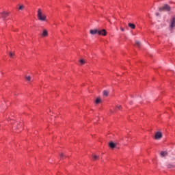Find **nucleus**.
Here are the masks:
<instances>
[{
  "instance_id": "7",
  "label": "nucleus",
  "mask_w": 175,
  "mask_h": 175,
  "mask_svg": "<svg viewBox=\"0 0 175 175\" xmlns=\"http://www.w3.org/2000/svg\"><path fill=\"white\" fill-rule=\"evenodd\" d=\"M175 27V17H173L171 21L170 28H174Z\"/></svg>"
},
{
  "instance_id": "25",
  "label": "nucleus",
  "mask_w": 175,
  "mask_h": 175,
  "mask_svg": "<svg viewBox=\"0 0 175 175\" xmlns=\"http://www.w3.org/2000/svg\"><path fill=\"white\" fill-rule=\"evenodd\" d=\"M111 113H113V111L111 110Z\"/></svg>"
},
{
  "instance_id": "11",
  "label": "nucleus",
  "mask_w": 175,
  "mask_h": 175,
  "mask_svg": "<svg viewBox=\"0 0 175 175\" xmlns=\"http://www.w3.org/2000/svg\"><path fill=\"white\" fill-rule=\"evenodd\" d=\"M100 102H102L100 98H97L95 100V103H96V105H98V103H100Z\"/></svg>"
},
{
  "instance_id": "10",
  "label": "nucleus",
  "mask_w": 175,
  "mask_h": 175,
  "mask_svg": "<svg viewBox=\"0 0 175 175\" xmlns=\"http://www.w3.org/2000/svg\"><path fill=\"white\" fill-rule=\"evenodd\" d=\"M129 28H131V29H135L136 28V26L133 23H129Z\"/></svg>"
},
{
  "instance_id": "23",
  "label": "nucleus",
  "mask_w": 175,
  "mask_h": 175,
  "mask_svg": "<svg viewBox=\"0 0 175 175\" xmlns=\"http://www.w3.org/2000/svg\"><path fill=\"white\" fill-rule=\"evenodd\" d=\"M60 157H61V158H62V157H64V153H62V154H60Z\"/></svg>"
},
{
  "instance_id": "14",
  "label": "nucleus",
  "mask_w": 175,
  "mask_h": 175,
  "mask_svg": "<svg viewBox=\"0 0 175 175\" xmlns=\"http://www.w3.org/2000/svg\"><path fill=\"white\" fill-rule=\"evenodd\" d=\"M103 95L104 96H107L109 95V92H107V90H104Z\"/></svg>"
},
{
  "instance_id": "21",
  "label": "nucleus",
  "mask_w": 175,
  "mask_h": 175,
  "mask_svg": "<svg viewBox=\"0 0 175 175\" xmlns=\"http://www.w3.org/2000/svg\"><path fill=\"white\" fill-rule=\"evenodd\" d=\"M120 31H122V32H124V31H125V29H124L123 27H120Z\"/></svg>"
},
{
  "instance_id": "13",
  "label": "nucleus",
  "mask_w": 175,
  "mask_h": 175,
  "mask_svg": "<svg viewBox=\"0 0 175 175\" xmlns=\"http://www.w3.org/2000/svg\"><path fill=\"white\" fill-rule=\"evenodd\" d=\"M135 44H136L137 47H140V45L142 44L140 43V41H137V40L135 41Z\"/></svg>"
},
{
  "instance_id": "15",
  "label": "nucleus",
  "mask_w": 175,
  "mask_h": 175,
  "mask_svg": "<svg viewBox=\"0 0 175 175\" xmlns=\"http://www.w3.org/2000/svg\"><path fill=\"white\" fill-rule=\"evenodd\" d=\"M174 166H175L174 165L169 164V165H167V168L172 169V168L174 167Z\"/></svg>"
},
{
  "instance_id": "12",
  "label": "nucleus",
  "mask_w": 175,
  "mask_h": 175,
  "mask_svg": "<svg viewBox=\"0 0 175 175\" xmlns=\"http://www.w3.org/2000/svg\"><path fill=\"white\" fill-rule=\"evenodd\" d=\"M109 147L111 148H114L116 147V144L113 143V142H110L109 143Z\"/></svg>"
},
{
  "instance_id": "1",
  "label": "nucleus",
  "mask_w": 175,
  "mask_h": 175,
  "mask_svg": "<svg viewBox=\"0 0 175 175\" xmlns=\"http://www.w3.org/2000/svg\"><path fill=\"white\" fill-rule=\"evenodd\" d=\"M37 17L38 18V20H40V21H46V16L44 15V14H43V12H42V9H38V14H37Z\"/></svg>"
},
{
  "instance_id": "6",
  "label": "nucleus",
  "mask_w": 175,
  "mask_h": 175,
  "mask_svg": "<svg viewBox=\"0 0 175 175\" xmlns=\"http://www.w3.org/2000/svg\"><path fill=\"white\" fill-rule=\"evenodd\" d=\"M41 36H42V38H46V36H49V33L47 30L44 29L42 31V33H41Z\"/></svg>"
},
{
  "instance_id": "18",
  "label": "nucleus",
  "mask_w": 175,
  "mask_h": 175,
  "mask_svg": "<svg viewBox=\"0 0 175 175\" xmlns=\"http://www.w3.org/2000/svg\"><path fill=\"white\" fill-rule=\"evenodd\" d=\"M79 62L81 64V65H84V64H85V62L83 59H81Z\"/></svg>"
},
{
  "instance_id": "17",
  "label": "nucleus",
  "mask_w": 175,
  "mask_h": 175,
  "mask_svg": "<svg viewBox=\"0 0 175 175\" xmlns=\"http://www.w3.org/2000/svg\"><path fill=\"white\" fill-rule=\"evenodd\" d=\"M10 57H11V58H13V57H14V53L10 52Z\"/></svg>"
},
{
  "instance_id": "24",
  "label": "nucleus",
  "mask_w": 175,
  "mask_h": 175,
  "mask_svg": "<svg viewBox=\"0 0 175 175\" xmlns=\"http://www.w3.org/2000/svg\"><path fill=\"white\" fill-rule=\"evenodd\" d=\"M159 14H157V16H159Z\"/></svg>"
},
{
  "instance_id": "3",
  "label": "nucleus",
  "mask_w": 175,
  "mask_h": 175,
  "mask_svg": "<svg viewBox=\"0 0 175 175\" xmlns=\"http://www.w3.org/2000/svg\"><path fill=\"white\" fill-rule=\"evenodd\" d=\"M159 12H162V10H166V12H170V6L167 4L164 5V6L160 8L159 9Z\"/></svg>"
},
{
  "instance_id": "20",
  "label": "nucleus",
  "mask_w": 175,
  "mask_h": 175,
  "mask_svg": "<svg viewBox=\"0 0 175 175\" xmlns=\"http://www.w3.org/2000/svg\"><path fill=\"white\" fill-rule=\"evenodd\" d=\"M26 79L27 80V81H31V77H26Z\"/></svg>"
},
{
  "instance_id": "2",
  "label": "nucleus",
  "mask_w": 175,
  "mask_h": 175,
  "mask_svg": "<svg viewBox=\"0 0 175 175\" xmlns=\"http://www.w3.org/2000/svg\"><path fill=\"white\" fill-rule=\"evenodd\" d=\"M9 14H10V13L6 11H3L2 12H0V15L1 18H3V21H6V18L9 17Z\"/></svg>"
},
{
  "instance_id": "19",
  "label": "nucleus",
  "mask_w": 175,
  "mask_h": 175,
  "mask_svg": "<svg viewBox=\"0 0 175 175\" xmlns=\"http://www.w3.org/2000/svg\"><path fill=\"white\" fill-rule=\"evenodd\" d=\"M24 10V5L19 6V10Z\"/></svg>"
},
{
  "instance_id": "4",
  "label": "nucleus",
  "mask_w": 175,
  "mask_h": 175,
  "mask_svg": "<svg viewBox=\"0 0 175 175\" xmlns=\"http://www.w3.org/2000/svg\"><path fill=\"white\" fill-rule=\"evenodd\" d=\"M161 137H162V133L157 132L155 135H154V139L156 140H159V139H161Z\"/></svg>"
},
{
  "instance_id": "9",
  "label": "nucleus",
  "mask_w": 175,
  "mask_h": 175,
  "mask_svg": "<svg viewBox=\"0 0 175 175\" xmlns=\"http://www.w3.org/2000/svg\"><path fill=\"white\" fill-rule=\"evenodd\" d=\"M98 31L99 30H97V29H93V30H90V33H91V35H96Z\"/></svg>"
},
{
  "instance_id": "16",
  "label": "nucleus",
  "mask_w": 175,
  "mask_h": 175,
  "mask_svg": "<svg viewBox=\"0 0 175 175\" xmlns=\"http://www.w3.org/2000/svg\"><path fill=\"white\" fill-rule=\"evenodd\" d=\"M98 158H99L98 156H97V155H93V159H94V161H96V159H98Z\"/></svg>"
},
{
  "instance_id": "5",
  "label": "nucleus",
  "mask_w": 175,
  "mask_h": 175,
  "mask_svg": "<svg viewBox=\"0 0 175 175\" xmlns=\"http://www.w3.org/2000/svg\"><path fill=\"white\" fill-rule=\"evenodd\" d=\"M98 34L102 35L103 36H106V35H107V32H106V29L98 30Z\"/></svg>"
},
{
  "instance_id": "22",
  "label": "nucleus",
  "mask_w": 175,
  "mask_h": 175,
  "mask_svg": "<svg viewBox=\"0 0 175 175\" xmlns=\"http://www.w3.org/2000/svg\"><path fill=\"white\" fill-rule=\"evenodd\" d=\"M116 107H117V109H121V105H117Z\"/></svg>"
},
{
  "instance_id": "8",
  "label": "nucleus",
  "mask_w": 175,
  "mask_h": 175,
  "mask_svg": "<svg viewBox=\"0 0 175 175\" xmlns=\"http://www.w3.org/2000/svg\"><path fill=\"white\" fill-rule=\"evenodd\" d=\"M167 151H161L160 153V156L161 158H163V157H167Z\"/></svg>"
}]
</instances>
